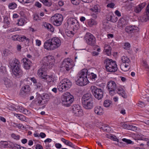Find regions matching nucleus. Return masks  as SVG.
Segmentation results:
<instances>
[{"label":"nucleus","mask_w":149,"mask_h":149,"mask_svg":"<svg viewBox=\"0 0 149 149\" xmlns=\"http://www.w3.org/2000/svg\"><path fill=\"white\" fill-rule=\"evenodd\" d=\"M61 44V40L56 37L46 40L44 43V48L48 50H53L60 47Z\"/></svg>","instance_id":"f257e3e1"},{"label":"nucleus","mask_w":149,"mask_h":149,"mask_svg":"<svg viewBox=\"0 0 149 149\" xmlns=\"http://www.w3.org/2000/svg\"><path fill=\"white\" fill-rule=\"evenodd\" d=\"M88 70L86 69H82L78 73L75 79L76 84L82 86L87 85L89 81L87 79Z\"/></svg>","instance_id":"f03ea898"},{"label":"nucleus","mask_w":149,"mask_h":149,"mask_svg":"<svg viewBox=\"0 0 149 149\" xmlns=\"http://www.w3.org/2000/svg\"><path fill=\"white\" fill-rule=\"evenodd\" d=\"M63 104L66 107H69L74 101L73 96L68 92H66L61 97Z\"/></svg>","instance_id":"7ed1b4c3"},{"label":"nucleus","mask_w":149,"mask_h":149,"mask_svg":"<svg viewBox=\"0 0 149 149\" xmlns=\"http://www.w3.org/2000/svg\"><path fill=\"white\" fill-rule=\"evenodd\" d=\"M72 84L70 80L67 78L64 79L59 83L58 88L60 91H65L71 87Z\"/></svg>","instance_id":"20e7f679"},{"label":"nucleus","mask_w":149,"mask_h":149,"mask_svg":"<svg viewBox=\"0 0 149 149\" xmlns=\"http://www.w3.org/2000/svg\"><path fill=\"white\" fill-rule=\"evenodd\" d=\"M105 62V67L107 72H115L117 71L118 68L115 61H113L111 59H107Z\"/></svg>","instance_id":"39448f33"},{"label":"nucleus","mask_w":149,"mask_h":149,"mask_svg":"<svg viewBox=\"0 0 149 149\" xmlns=\"http://www.w3.org/2000/svg\"><path fill=\"white\" fill-rule=\"evenodd\" d=\"M91 89L93 95L96 99L100 100L103 97V92L102 90L94 86H91Z\"/></svg>","instance_id":"423d86ee"},{"label":"nucleus","mask_w":149,"mask_h":149,"mask_svg":"<svg viewBox=\"0 0 149 149\" xmlns=\"http://www.w3.org/2000/svg\"><path fill=\"white\" fill-rule=\"evenodd\" d=\"M67 23L73 29L74 32H76L77 30L79 28V23L76 19L73 18H70L67 20Z\"/></svg>","instance_id":"0eeeda50"},{"label":"nucleus","mask_w":149,"mask_h":149,"mask_svg":"<svg viewBox=\"0 0 149 149\" xmlns=\"http://www.w3.org/2000/svg\"><path fill=\"white\" fill-rule=\"evenodd\" d=\"M63 19V16L59 14H56L51 18V20L54 24L56 26L61 25Z\"/></svg>","instance_id":"6e6552de"},{"label":"nucleus","mask_w":149,"mask_h":149,"mask_svg":"<svg viewBox=\"0 0 149 149\" xmlns=\"http://www.w3.org/2000/svg\"><path fill=\"white\" fill-rule=\"evenodd\" d=\"M84 39L86 42L91 46L94 45L96 43V39L93 35L90 33H87L85 35Z\"/></svg>","instance_id":"1a4fd4ad"},{"label":"nucleus","mask_w":149,"mask_h":149,"mask_svg":"<svg viewBox=\"0 0 149 149\" xmlns=\"http://www.w3.org/2000/svg\"><path fill=\"white\" fill-rule=\"evenodd\" d=\"M55 59L53 56L49 55L43 58L41 62L43 65L45 66L48 65H52L54 64Z\"/></svg>","instance_id":"9d476101"},{"label":"nucleus","mask_w":149,"mask_h":149,"mask_svg":"<svg viewBox=\"0 0 149 149\" xmlns=\"http://www.w3.org/2000/svg\"><path fill=\"white\" fill-rule=\"evenodd\" d=\"M107 86L109 94L111 95H113L117 88L116 82L113 81H109L107 83Z\"/></svg>","instance_id":"9b49d317"},{"label":"nucleus","mask_w":149,"mask_h":149,"mask_svg":"<svg viewBox=\"0 0 149 149\" xmlns=\"http://www.w3.org/2000/svg\"><path fill=\"white\" fill-rule=\"evenodd\" d=\"M62 66L64 69L69 71L73 66V62L70 58H66L63 61Z\"/></svg>","instance_id":"f8f14e48"},{"label":"nucleus","mask_w":149,"mask_h":149,"mask_svg":"<svg viewBox=\"0 0 149 149\" xmlns=\"http://www.w3.org/2000/svg\"><path fill=\"white\" fill-rule=\"evenodd\" d=\"M72 112L76 116H81L83 115V112L81 107L78 104H74L72 107Z\"/></svg>","instance_id":"ddd939ff"},{"label":"nucleus","mask_w":149,"mask_h":149,"mask_svg":"<svg viewBox=\"0 0 149 149\" xmlns=\"http://www.w3.org/2000/svg\"><path fill=\"white\" fill-rule=\"evenodd\" d=\"M23 74V71L19 67L12 69V75L14 77L18 78L21 77Z\"/></svg>","instance_id":"4468645a"},{"label":"nucleus","mask_w":149,"mask_h":149,"mask_svg":"<svg viewBox=\"0 0 149 149\" xmlns=\"http://www.w3.org/2000/svg\"><path fill=\"white\" fill-rule=\"evenodd\" d=\"M139 30V28L135 25L127 26L125 28V31L127 33H130L137 31Z\"/></svg>","instance_id":"2eb2a0df"},{"label":"nucleus","mask_w":149,"mask_h":149,"mask_svg":"<svg viewBox=\"0 0 149 149\" xmlns=\"http://www.w3.org/2000/svg\"><path fill=\"white\" fill-rule=\"evenodd\" d=\"M22 61L23 63L24 68L26 70H29L31 66L32 63L28 59L25 58L22 59Z\"/></svg>","instance_id":"dca6fc26"},{"label":"nucleus","mask_w":149,"mask_h":149,"mask_svg":"<svg viewBox=\"0 0 149 149\" xmlns=\"http://www.w3.org/2000/svg\"><path fill=\"white\" fill-rule=\"evenodd\" d=\"M90 10L94 12V13L92 14L93 17H96V15L100 12V8L99 6L98 5H96L90 9Z\"/></svg>","instance_id":"f3484780"},{"label":"nucleus","mask_w":149,"mask_h":149,"mask_svg":"<svg viewBox=\"0 0 149 149\" xmlns=\"http://www.w3.org/2000/svg\"><path fill=\"white\" fill-rule=\"evenodd\" d=\"M83 107L86 109H92L93 106V101L82 102Z\"/></svg>","instance_id":"a211bd4d"},{"label":"nucleus","mask_w":149,"mask_h":149,"mask_svg":"<svg viewBox=\"0 0 149 149\" xmlns=\"http://www.w3.org/2000/svg\"><path fill=\"white\" fill-rule=\"evenodd\" d=\"M146 3L143 2L139 4L134 8V11L136 13H139L145 7Z\"/></svg>","instance_id":"6ab92c4d"},{"label":"nucleus","mask_w":149,"mask_h":149,"mask_svg":"<svg viewBox=\"0 0 149 149\" xmlns=\"http://www.w3.org/2000/svg\"><path fill=\"white\" fill-rule=\"evenodd\" d=\"M38 75L40 78L45 79L47 74L44 68H42L39 69L38 72Z\"/></svg>","instance_id":"aec40b11"},{"label":"nucleus","mask_w":149,"mask_h":149,"mask_svg":"<svg viewBox=\"0 0 149 149\" xmlns=\"http://www.w3.org/2000/svg\"><path fill=\"white\" fill-rule=\"evenodd\" d=\"M81 100L82 102L93 101L91 94L88 93H86L83 95Z\"/></svg>","instance_id":"412c9836"},{"label":"nucleus","mask_w":149,"mask_h":149,"mask_svg":"<svg viewBox=\"0 0 149 149\" xmlns=\"http://www.w3.org/2000/svg\"><path fill=\"white\" fill-rule=\"evenodd\" d=\"M107 19L112 22L114 23L116 22L118 20V18L115 17V15L112 13H109L107 17Z\"/></svg>","instance_id":"4be33fe9"},{"label":"nucleus","mask_w":149,"mask_h":149,"mask_svg":"<svg viewBox=\"0 0 149 149\" xmlns=\"http://www.w3.org/2000/svg\"><path fill=\"white\" fill-rule=\"evenodd\" d=\"M94 111L95 113L98 115H102L104 113V110L101 106H97L94 109Z\"/></svg>","instance_id":"5701e85b"},{"label":"nucleus","mask_w":149,"mask_h":149,"mask_svg":"<svg viewBox=\"0 0 149 149\" xmlns=\"http://www.w3.org/2000/svg\"><path fill=\"white\" fill-rule=\"evenodd\" d=\"M126 22L123 18H120L118 23L117 27L119 29L123 28L125 26Z\"/></svg>","instance_id":"b1692460"},{"label":"nucleus","mask_w":149,"mask_h":149,"mask_svg":"<svg viewBox=\"0 0 149 149\" xmlns=\"http://www.w3.org/2000/svg\"><path fill=\"white\" fill-rule=\"evenodd\" d=\"M19 62L18 60L17 59L15 58L14 60L12 61V62L10 63V64L12 69L14 68H19Z\"/></svg>","instance_id":"393cba45"},{"label":"nucleus","mask_w":149,"mask_h":149,"mask_svg":"<svg viewBox=\"0 0 149 149\" xmlns=\"http://www.w3.org/2000/svg\"><path fill=\"white\" fill-rule=\"evenodd\" d=\"M20 41L23 42L26 46H28L29 45V39L24 36H21L20 37Z\"/></svg>","instance_id":"a878e982"},{"label":"nucleus","mask_w":149,"mask_h":149,"mask_svg":"<svg viewBox=\"0 0 149 149\" xmlns=\"http://www.w3.org/2000/svg\"><path fill=\"white\" fill-rule=\"evenodd\" d=\"M117 92L120 95L124 98H127V95L124 89L120 87H118Z\"/></svg>","instance_id":"bb28decb"},{"label":"nucleus","mask_w":149,"mask_h":149,"mask_svg":"<svg viewBox=\"0 0 149 149\" xmlns=\"http://www.w3.org/2000/svg\"><path fill=\"white\" fill-rule=\"evenodd\" d=\"M104 51L106 54L108 56L111 55V48L109 45L105 44L104 46Z\"/></svg>","instance_id":"cd10ccee"},{"label":"nucleus","mask_w":149,"mask_h":149,"mask_svg":"<svg viewBox=\"0 0 149 149\" xmlns=\"http://www.w3.org/2000/svg\"><path fill=\"white\" fill-rule=\"evenodd\" d=\"M44 26L45 28H47L50 31L52 32L54 31V28L53 26L50 24L45 22L44 23Z\"/></svg>","instance_id":"c85d7f7f"},{"label":"nucleus","mask_w":149,"mask_h":149,"mask_svg":"<svg viewBox=\"0 0 149 149\" xmlns=\"http://www.w3.org/2000/svg\"><path fill=\"white\" fill-rule=\"evenodd\" d=\"M61 141L65 145L72 148H75L74 145H73L72 143L71 142L69 141H68L66 140L63 138H61Z\"/></svg>","instance_id":"c756f323"},{"label":"nucleus","mask_w":149,"mask_h":149,"mask_svg":"<svg viewBox=\"0 0 149 149\" xmlns=\"http://www.w3.org/2000/svg\"><path fill=\"white\" fill-rule=\"evenodd\" d=\"M129 63H126L125 65L123 64L121 66L122 70L124 71H126L128 70L130 67Z\"/></svg>","instance_id":"7c9ffc66"},{"label":"nucleus","mask_w":149,"mask_h":149,"mask_svg":"<svg viewBox=\"0 0 149 149\" xmlns=\"http://www.w3.org/2000/svg\"><path fill=\"white\" fill-rule=\"evenodd\" d=\"M50 99L49 95L47 94H43L42 96L41 97V99L44 100L46 103H47Z\"/></svg>","instance_id":"2f4dec72"},{"label":"nucleus","mask_w":149,"mask_h":149,"mask_svg":"<svg viewBox=\"0 0 149 149\" xmlns=\"http://www.w3.org/2000/svg\"><path fill=\"white\" fill-rule=\"evenodd\" d=\"M8 141H1L0 142V148H8Z\"/></svg>","instance_id":"473e14b6"},{"label":"nucleus","mask_w":149,"mask_h":149,"mask_svg":"<svg viewBox=\"0 0 149 149\" xmlns=\"http://www.w3.org/2000/svg\"><path fill=\"white\" fill-rule=\"evenodd\" d=\"M121 60L123 63H130V59L126 56H123L121 57Z\"/></svg>","instance_id":"72a5a7b5"},{"label":"nucleus","mask_w":149,"mask_h":149,"mask_svg":"<svg viewBox=\"0 0 149 149\" xmlns=\"http://www.w3.org/2000/svg\"><path fill=\"white\" fill-rule=\"evenodd\" d=\"M29 85H26L23 87L21 89V93L22 94H24L26 92L29 91Z\"/></svg>","instance_id":"f704fd0d"},{"label":"nucleus","mask_w":149,"mask_h":149,"mask_svg":"<svg viewBox=\"0 0 149 149\" xmlns=\"http://www.w3.org/2000/svg\"><path fill=\"white\" fill-rule=\"evenodd\" d=\"M88 25L90 27H92L93 25H95L97 24L96 22L93 19H90L88 20Z\"/></svg>","instance_id":"c9c22d12"},{"label":"nucleus","mask_w":149,"mask_h":149,"mask_svg":"<svg viewBox=\"0 0 149 149\" xmlns=\"http://www.w3.org/2000/svg\"><path fill=\"white\" fill-rule=\"evenodd\" d=\"M3 81L4 84L7 87H9L11 85V81L8 78H5L4 79Z\"/></svg>","instance_id":"e433bc0d"},{"label":"nucleus","mask_w":149,"mask_h":149,"mask_svg":"<svg viewBox=\"0 0 149 149\" xmlns=\"http://www.w3.org/2000/svg\"><path fill=\"white\" fill-rule=\"evenodd\" d=\"M26 22L25 19L24 18H21L18 20V22L17 24L19 26H22Z\"/></svg>","instance_id":"4c0bfd02"},{"label":"nucleus","mask_w":149,"mask_h":149,"mask_svg":"<svg viewBox=\"0 0 149 149\" xmlns=\"http://www.w3.org/2000/svg\"><path fill=\"white\" fill-rule=\"evenodd\" d=\"M107 137L108 138L111 139H112L113 141H118V139L117 138L116 136L114 135H107Z\"/></svg>","instance_id":"58836bf2"},{"label":"nucleus","mask_w":149,"mask_h":149,"mask_svg":"<svg viewBox=\"0 0 149 149\" xmlns=\"http://www.w3.org/2000/svg\"><path fill=\"white\" fill-rule=\"evenodd\" d=\"M33 19L35 21H38L41 20L42 18L39 17L37 14L35 13L33 15Z\"/></svg>","instance_id":"ea45409f"},{"label":"nucleus","mask_w":149,"mask_h":149,"mask_svg":"<svg viewBox=\"0 0 149 149\" xmlns=\"http://www.w3.org/2000/svg\"><path fill=\"white\" fill-rule=\"evenodd\" d=\"M40 1L42 2L44 5L47 6H49L52 4V3L51 2H49L48 0H40Z\"/></svg>","instance_id":"a19ab883"},{"label":"nucleus","mask_w":149,"mask_h":149,"mask_svg":"<svg viewBox=\"0 0 149 149\" xmlns=\"http://www.w3.org/2000/svg\"><path fill=\"white\" fill-rule=\"evenodd\" d=\"M111 103V100H106L104 102L103 105L105 107H107L110 106Z\"/></svg>","instance_id":"79ce46f5"},{"label":"nucleus","mask_w":149,"mask_h":149,"mask_svg":"<svg viewBox=\"0 0 149 149\" xmlns=\"http://www.w3.org/2000/svg\"><path fill=\"white\" fill-rule=\"evenodd\" d=\"M120 126L123 128L129 130L130 129V125L125 124L123 123H120Z\"/></svg>","instance_id":"37998d69"},{"label":"nucleus","mask_w":149,"mask_h":149,"mask_svg":"<svg viewBox=\"0 0 149 149\" xmlns=\"http://www.w3.org/2000/svg\"><path fill=\"white\" fill-rule=\"evenodd\" d=\"M74 33L70 30H67L65 31L66 34L69 37H72L73 36Z\"/></svg>","instance_id":"c03bdc74"},{"label":"nucleus","mask_w":149,"mask_h":149,"mask_svg":"<svg viewBox=\"0 0 149 149\" xmlns=\"http://www.w3.org/2000/svg\"><path fill=\"white\" fill-rule=\"evenodd\" d=\"M8 6L10 9H13L17 7V5L15 3H12L9 4Z\"/></svg>","instance_id":"a18cd8bd"},{"label":"nucleus","mask_w":149,"mask_h":149,"mask_svg":"<svg viewBox=\"0 0 149 149\" xmlns=\"http://www.w3.org/2000/svg\"><path fill=\"white\" fill-rule=\"evenodd\" d=\"M46 79L47 81L49 82H50L52 81L53 82V78H52V76H49L48 75H46L45 77V79Z\"/></svg>","instance_id":"49530a36"},{"label":"nucleus","mask_w":149,"mask_h":149,"mask_svg":"<svg viewBox=\"0 0 149 149\" xmlns=\"http://www.w3.org/2000/svg\"><path fill=\"white\" fill-rule=\"evenodd\" d=\"M88 75L91 79H94L95 80V79L97 77V75L93 72H91L89 74H88Z\"/></svg>","instance_id":"de8ad7c7"},{"label":"nucleus","mask_w":149,"mask_h":149,"mask_svg":"<svg viewBox=\"0 0 149 149\" xmlns=\"http://www.w3.org/2000/svg\"><path fill=\"white\" fill-rule=\"evenodd\" d=\"M11 136L13 139L16 140H19L20 139V136L15 134L13 133L11 134Z\"/></svg>","instance_id":"09e8293b"},{"label":"nucleus","mask_w":149,"mask_h":149,"mask_svg":"<svg viewBox=\"0 0 149 149\" xmlns=\"http://www.w3.org/2000/svg\"><path fill=\"white\" fill-rule=\"evenodd\" d=\"M21 36H19L17 35H16L13 36L12 37V39L14 40H17L20 41V37Z\"/></svg>","instance_id":"8fccbe9b"},{"label":"nucleus","mask_w":149,"mask_h":149,"mask_svg":"<svg viewBox=\"0 0 149 149\" xmlns=\"http://www.w3.org/2000/svg\"><path fill=\"white\" fill-rule=\"evenodd\" d=\"M140 19L142 22H146L147 21L148 17H146V15H144L143 16L140 17Z\"/></svg>","instance_id":"3c124183"},{"label":"nucleus","mask_w":149,"mask_h":149,"mask_svg":"<svg viewBox=\"0 0 149 149\" xmlns=\"http://www.w3.org/2000/svg\"><path fill=\"white\" fill-rule=\"evenodd\" d=\"M12 125L13 127H17L19 129H20L22 126V125L20 124H17L15 123H12Z\"/></svg>","instance_id":"603ef678"},{"label":"nucleus","mask_w":149,"mask_h":149,"mask_svg":"<svg viewBox=\"0 0 149 149\" xmlns=\"http://www.w3.org/2000/svg\"><path fill=\"white\" fill-rule=\"evenodd\" d=\"M3 23L6 24L7 26L9 25L10 24V21L8 19V18L7 17H5L4 18Z\"/></svg>","instance_id":"864d4df0"},{"label":"nucleus","mask_w":149,"mask_h":149,"mask_svg":"<svg viewBox=\"0 0 149 149\" xmlns=\"http://www.w3.org/2000/svg\"><path fill=\"white\" fill-rule=\"evenodd\" d=\"M0 71L2 73H6V68L4 66H1L0 68Z\"/></svg>","instance_id":"5fc2aeb1"},{"label":"nucleus","mask_w":149,"mask_h":149,"mask_svg":"<svg viewBox=\"0 0 149 149\" xmlns=\"http://www.w3.org/2000/svg\"><path fill=\"white\" fill-rule=\"evenodd\" d=\"M80 0H71L72 3L74 5H78L80 3Z\"/></svg>","instance_id":"6e6d98bb"},{"label":"nucleus","mask_w":149,"mask_h":149,"mask_svg":"<svg viewBox=\"0 0 149 149\" xmlns=\"http://www.w3.org/2000/svg\"><path fill=\"white\" fill-rule=\"evenodd\" d=\"M122 140L126 143L127 144H131L132 143V141L128 139L125 138H123L122 139Z\"/></svg>","instance_id":"4d7b16f0"},{"label":"nucleus","mask_w":149,"mask_h":149,"mask_svg":"<svg viewBox=\"0 0 149 149\" xmlns=\"http://www.w3.org/2000/svg\"><path fill=\"white\" fill-rule=\"evenodd\" d=\"M16 107V109H17V110L22 113L23 112V111H24L25 109V108L23 107L19 106H17Z\"/></svg>","instance_id":"13d9d810"},{"label":"nucleus","mask_w":149,"mask_h":149,"mask_svg":"<svg viewBox=\"0 0 149 149\" xmlns=\"http://www.w3.org/2000/svg\"><path fill=\"white\" fill-rule=\"evenodd\" d=\"M138 106L141 107H144L146 105V104L145 102H142L139 101L138 103Z\"/></svg>","instance_id":"bf43d9fd"},{"label":"nucleus","mask_w":149,"mask_h":149,"mask_svg":"<svg viewBox=\"0 0 149 149\" xmlns=\"http://www.w3.org/2000/svg\"><path fill=\"white\" fill-rule=\"evenodd\" d=\"M130 47V44L128 42H126L124 45V49H128Z\"/></svg>","instance_id":"052dcab7"},{"label":"nucleus","mask_w":149,"mask_h":149,"mask_svg":"<svg viewBox=\"0 0 149 149\" xmlns=\"http://www.w3.org/2000/svg\"><path fill=\"white\" fill-rule=\"evenodd\" d=\"M8 148H13L14 147V144L13 143L11 142L10 141H8Z\"/></svg>","instance_id":"680f3d73"},{"label":"nucleus","mask_w":149,"mask_h":149,"mask_svg":"<svg viewBox=\"0 0 149 149\" xmlns=\"http://www.w3.org/2000/svg\"><path fill=\"white\" fill-rule=\"evenodd\" d=\"M115 6V4L113 3H111L108 4L107 5V7L111 8H113Z\"/></svg>","instance_id":"e2e57ef3"},{"label":"nucleus","mask_w":149,"mask_h":149,"mask_svg":"<svg viewBox=\"0 0 149 149\" xmlns=\"http://www.w3.org/2000/svg\"><path fill=\"white\" fill-rule=\"evenodd\" d=\"M36 45L38 46H40L41 44V42L40 40L37 39L36 40Z\"/></svg>","instance_id":"0e129e2a"},{"label":"nucleus","mask_w":149,"mask_h":149,"mask_svg":"<svg viewBox=\"0 0 149 149\" xmlns=\"http://www.w3.org/2000/svg\"><path fill=\"white\" fill-rule=\"evenodd\" d=\"M143 65L146 68H148V65L147 64V62L145 61H143Z\"/></svg>","instance_id":"69168bd1"},{"label":"nucleus","mask_w":149,"mask_h":149,"mask_svg":"<svg viewBox=\"0 0 149 149\" xmlns=\"http://www.w3.org/2000/svg\"><path fill=\"white\" fill-rule=\"evenodd\" d=\"M22 113L26 115H28L30 112L29 111L25 109Z\"/></svg>","instance_id":"338daca9"},{"label":"nucleus","mask_w":149,"mask_h":149,"mask_svg":"<svg viewBox=\"0 0 149 149\" xmlns=\"http://www.w3.org/2000/svg\"><path fill=\"white\" fill-rule=\"evenodd\" d=\"M42 148H43V147L42 146L40 145L37 144L36 146V149H42Z\"/></svg>","instance_id":"774afa93"}]
</instances>
